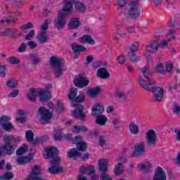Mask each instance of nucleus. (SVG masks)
Masks as SVG:
<instances>
[{"instance_id":"f257e3e1","label":"nucleus","mask_w":180,"mask_h":180,"mask_svg":"<svg viewBox=\"0 0 180 180\" xmlns=\"http://www.w3.org/2000/svg\"><path fill=\"white\" fill-rule=\"evenodd\" d=\"M57 154H58V149L56 146L46 147L42 152L44 160L52 158L50 167H49V172L50 174H58L64 171V168L60 165L61 159Z\"/></svg>"},{"instance_id":"f03ea898","label":"nucleus","mask_w":180,"mask_h":180,"mask_svg":"<svg viewBox=\"0 0 180 180\" xmlns=\"http://www.w3.org/2000/svg\"><path fill=\"white\" fill-rule=\"evenodd\" d=\"M139 82L141 86H143L146 91H151L153 98L156 102H161L162 101V98H164V94L165 93V90L161 87H153L151 85L154 84V80L150 79L148 80L149 84L144 82L143 79V77H140L139 78Z\"/></svg>"},{"instance_id":"7ed1b4c3","label":"nucleus","mask_w":180,"mask_h":180,"mask_svg":"<svg viewBox=\"0 0 180 180\" xmlns=\"http://www.w3.org/2000/svg\"><path fill=\"white\" fill-rule=\"evenodd\" d=\"M74 6V0H64L63 6L62 9L58 12V16L60 18H65L72 13V9Z\"/></svg>"},{"instance_id":"20e7f679","label":"nucleus","mask_w":180,"mask_h":180,"mask_svg":"<svg viewBox=\"0 0 180 180\" xmlns=\"http://www.w3.org/2000/svg\"><path fill=\"white\" fill-rule=\"evenodd\" d=\"M39 119L41 123L46 124L51 122V119H53V112L44 107H41L39 109Z\"/></svg>"},{"instance_id":"39448f33","label":"nucleus","mask_w":180,"mask_h":180,"mask_svg":"<svg viewBox=\"0 0 180 180\" xmlns=\"http://www.w3.org/2000/svg\"><path fill=\"white\" fill-rule=\"evenodd\" d=\"M10 120H12V117L10 116L2 115L0 117V126L5 131H12L15 129L13 124L10 122Z\"/></svg>"},{"instance_id":"423d86ee","label":"nucleus","mask_w":180,"mask_h":180,"mask_svg":"<svg viewBox=\"0 0 180 180\" xmlns=\"http://www.w3.org/2000/svg\"><path fill=\"white\" fill-rule=\"evenodd\" d=\"M127 162V159L124 156L117 158V163L115 164L114 167V174L117 176L122 175L124 172V164Z\"/></svg>"},{"instance_id":"0eeeda50","label":"nucleus","mask_w":180,"mask_h":180,"mask_svg":"<svg viewBox=\"0 0 180 180\" xmlns=\"http://www.w3.org/2000/svg\"><path fill=\"white\" fill-rule=\"evenodd\" d=\"M143 11V8L139 6V3L136 1H131L129 4V8L128 11V15L131 18H137L140 15V12Z\"/></svg>"},{"instance_id":"6e6552de","label":"nucleus","mask_w":180,"mask_h":180,"mask_svg":"<svg viewBox=\"0 0 180 180\" xmlns=\"http://www.w3.org/2000/svg\"><path fill=\"white\" fill-rule=\"evenodd\" d=\"M72 105L75 110L72 112V116L80 120H85V114H84V106L81 104L72 103Z\"/></svg>"},{"instance_id":"1a4fd4ad","label":"nucleus","mask_w":180,"mask_h":180,"mask_svg":"<svg viewBox=\"0 0 180 180\" xmlns=\"http://www.w3.org/2000/svg\"><path fill=\"white\" fill-rule=\"evenodd\" d=\"M157 132L155 130L150 129L146 133V142L148 146H155L157 143Z\"/></svg>"},{"instance_id":"9d476101","label":"nucleus","mask_w":180,"mask_h":180,"mask_svg":"<svg viewBox=\"0 0 180 180\" xmlns=\"http://www.w3.org/2000/svg\"><path fill=\"white\" fill-rule=\"evenodd\" d=\"M146 153V143L139 142L134 146V150L131 153V157H141Z\"/></svg>"},{"instance_id":"9b49d317","label":"nucleus","mask_w":180,"mask_h":180,"mask_svg":"<svg viewBox=\"0 0 180 180\" xmlns=\"http://www.w3.org/2000/svg\"><path fill=\"white\" fill-rule=\"evenodd\" d=\"M105 112V105L103 103L97 102L95 103L91 107V116H97V115H101Z\"/></svg>"},{"instance_id":"f8f14e48","label":"nucleus","mask_w":180,"mask_h":180,"mask_svg":"<svg viewBox=\"0 0 180 180\" xmlns=\"http://www.w3.org/2000/svg\"><path fill=\"white\" fill-rule=\"evenodd\" d=\"M139 71L143 74V76H139L142 77L145 84H150V82L148 81L151 80L152 79H148L150 78V76L153 75V72H151V70H150V68L148 66H145L143 68H139ZM139 81V78H138Z\"/></svg>"},{"instance_id":"ddd939ff","label":"nucleus","mask_w":180,"mask_h":180,"mask_svg":"<svg viewBox=\"0 0 180 180\" xmlns=\"http://www.w3.org/2000/svg\"><path fill=\"white\" fill-rule=\"evenodd\" d=\"M65 25H67V20H65V18L64 17L57 15L53 20L54 27L58 30H63V28L65 27Z\"/></svg>"},{"instance_id":"4468645a","label":"nucleus","mask_w":180,"mask_h":180,"mask_svg":"<svg viewBox=\"0 0 180 180\" xmlns=\"http://www.w3.org/2000/svg\"><path fill=\"white\" fill-rule=\"evenodd\" d=\"M64 60L60 57L53 56L50 58V64L52 68L64 67Z\"/></svg>"},{"instance_id":"2eb2a0df","label":"nucleus","mask_w":180,"mask_h":180,"mask_svg":"<svg viewBox=\"0 0 180 180\" xmlns=\"http://www.w3.org/2000/svg\"><path fill=\"white\" fill-rule=\"evenodd\" d=\"M25 139L28 143H32L34 146L39 144L40 141H41L40 138L34 139V133H33L31 130L26 131Z\"/></svg>"},{"instance_id":"dca6fc26","label":"nucleus","mask_w":180,"mask_h":180,"mask_svg":"<svg viewBox=\"0 0 180 180\" xmlns=\"http://www.w3.org/2000/svg\"><path fill=\"white\" fill-rule=\"evenodd\" d=\"M115 33V37L114 40L116 41H118V40H120V39H126V37H127V34L124 32V28L120 25L116 27Z\"/></svg>"},{"instance_id":"f3484780","label":"nucleus","mask_w":180,"mask_h":180,"mask_svg":"<svg viewBox=\"0 0 180 180\" xmlns=\"http://www.w3.org/2000/svg\"><path fill=\"white\" fill-rule=\"evenodd\" d=\"M39 98L40 102H47V101H50V99L53 98V96H51V92H50V91L40 89H39Z\"/></svg>"},{"instance_id":"a211bd4d","label":"nucleus","mask_w":180,"mask_h":180,"mask_svg":"<svg viewBox=\"0 0 180 180\" xmlns=\"http://www.w3.org/2000/svg\"><path fill=\"white\" fill-rule=\"evenodd\" d=\"M89 79H87V77H79L74 81V84L77 88H84V86H87L89 84Z\"/></svg>"},{"instance_id":"6ab92c4d","label":"nucleus","mask_w":180,"mask_h":180,"mask_svg":"<svg viewBox=\"0 0 180 180\" xmlns=\"http://www.w3.org/2000/svg\"><path fill=\"white\" fill-rule=\"evenodd\" d=\"M73 144H76L77 150L80 151H85L86 150V143L82 141V136H76L73 139Z\"/></svg>"},{"instance_id":"aec40b11","label":"nucleus","mask_w":180,"mask_h":180,"mask_svg":"<svg viewBox=\"0 0 180 180\" xmlns=\"http://www.w3.org/2000/svg\"><path fill=\"white\" fill-rule=\"evenodd\" d=\"M153 180H167V174L162 167H158L155 169Z\"/></svg>"},{"instance_id":"412c9836","label":"nucleus","mask_w":180,"mask_h":180,"mask_svg":"<svg viewBox=\"0 0 180 180\" xmlns=\"http://www.w3.org/2000/svg\"><path fill=\"white\" fill-rule=\"evenodd\" d=\"M160 48V44L157 41H152L150 44L146 46V51L150 53V54H155L158 51Z\"/></svg>"},{"instance_id":"4be33fe9","label":"nucleus","mask_w":180,"mask_h":180,"mask_svg":"<svg viewBox=\"0 0 180 180\" xmlns=\"http://www.w3.org/2000/svg\"><path fill=\"white\" fill-rule=\"evenodd\" d=\"M53 139L56 141H61L64 140V134L63 129L60 127H56L53 129Z\"/></svg>"},{"instance_id":"5701e85b","label":"nucleus","mask_w":180,"mask_h":180,"mask_svg":"<svg viewBox=\"0 0 180 180\" xmlns=\"http://www.w3.org/2000/svg\"><path fill=\"white\" fill-rule=\"evenodd\" d=\"M6 144L1 147V153L3 155H11L13 153H15V146L11 145V142H6Z\"/></svg>"},{"instance_id":"b1692460","label":"nucleus","mask_w":180,"mask_h":180,"mask_svg":"<svg viewBox=\"0 0 180 180\" xmlns=\"http://www.w3.org/2000/svg\"><path fill=\"white\" fill-rule=\"evenodd\" d=\"M79 172L81 175L87 174V175H92V174H95V167L93 165H90L88 167L85 166H80L79 168Z\"/></svg>"},{"instance_id":"393cba45","label":"nucleus","mask_w":180,"mask_h":180,"mask_svg":"<svg viewBox=\"0 0 180 180\" xmlns=\"http://www.w3.org/2000/svg\"><path fill=\"white\" fill-rule=\"evenodd\" d=\"M93 117H96L95 122L98 126H105L108 123V117L103 113L97 114L96 116H93Z\"/></svg>"},{"instance_id":"a878e982","label":"nucleus","mask_w":180,"mask_h":180,"mask_svg":"<svg viewBox=\"0 0 180 180\" xmlns=\"http://www.w3.org/2000/svg\"><path fill=\"white\" fill-rule=\"evenodd\" d=\"M77 41L80 43V44H90L91 46H94L96 44L95 40L91 37L89 35H84L78 39Z\"/></svg>"},{"instance_id":"bb28decb","label":"nucleus","mask_w":180,"mask_h":180,"mask_svg":"<svg viewBox=\"0 0 180 180\" xmlns=\"http://www.w3.org/2000/svg\"><path fill=\"white\" fill-rule=\"evenodd\" d=\"M32 160H33V155H29L27 156L18 155L17 157V162L19 165H25V164H29Z\"/></svg>"},{"instance_id":"cd10ccee","label":"nucleus","mask_w":180,"mask_h":180,"mask_svg":"<svg viewBox=\"0 0 180 180\" xmlns=\"http://www.w3.org/2000/svg\"><path fill=\"white\" fill-rule=\"evenodd\" d=\"M101 92H102V89L100 86H96L93 89H87L86 94L89 98L94 99V98H96Z\"/></svg>"},{"instance_id":"c85d7f7f","label":"nucleus","mask_w":180,"mask_h":180,"mask_svg":"<svg viewBox=\"0 0 180 180\" xmlns=\"http://www.w3.org/2000/svg\"><path fill=\"white\" fill-rule=\"evenodd\" d=\"M109 165V160L108 159H100L98 160V168L101 172H108L109 169L108 165Z\"/></svg>"},{"instance_id":"c756f323","label":"nucleus","mask_w":180,"mask_h":180,"mask_svg":"<svg viewBox=\"0 0 180 180\" xmlns=\"http://www.w3.org/2000/svg\"><path fill=\"white\" fill-rule=\"evenodd\" d=\"M96 77L98 78H102L103 79H108L110 77V74L108 69L105 68H99L96 72Z\"/></svg>"},{"instance_id":"7c9ffc66","label":"nucleus","mask_w":180,"mask_h":180,"mask_svg":"<svg viewBox=\"0 0 180 180\" xmlns=\"http://www.w3.org/2000/svg\"><path fill=\"white\" fill-rule=\"evenodd\" d=\"M38 95L39 90L36 89H30L27 94V98L29 101H31V102H34L37 99Z\"/></svg>"},{"instance_id":"2f4dec72","label":"nucleus","mask_w":180,"mask_h":180,"mask_svg":"<svg viewBox=\"0 0 180 180\" xmlns=\"http://www.w3.org/2000/svg\"><path fill=\"white\" fill-rule=\"evenodd\" d=\"M26 111L23 110H20L17 112V115L15 117V121L17 123H25L26 122Z\"/></svg>"},{"instance_id":"473e14b6","label":"nucleus","mask_w":180,"mask_h":180,"mask_svg":"<svg viewBox=\"0 0 180 180\" xmlns=\"http://www.w3.org/2000/svg\"><path fill=\"white\" fill-rule=\"evenodd\" d=\"M74 5L75 10L79 13H85L86 12V6L82 2L80 1H74Z\"/></svg>"},{"instance_id":"72a5a7b5","label":"nucleus","mask_w":180,"mask_h":180,"mask_svg":"<svg viewBox=\"0 0 180 180\" xmlns=\"http://www.w3.org/2000/svg\"><path fill=\"white\" fill-rule=\"evenodd\" d=\"M4 143H19L20 141V136L13 135H5L4 136Z\"/></svg>"},{"instance_id":"f704fd0d","label":"nucleus","mask_w":180,"mask_h":180,"mask_svg":"<svg viewBox=\"0 0 180 180\" xmlns=\"http://www.w3.org/2000/svg\"><path fill=\"white\" fill-rule=\"evenodd\" d=\"M71 49L74 53H86V51H88V49L85 46L82 45H77L75 44L71 45Z\"/></svg>"},{"instance_id":"c9c22d12","label":"nucleus","mask_w":180,"mask_h":180,"mask_svg":"<svg viewBox=\"0 0 180 180\" xmlns=\"http://www.w3.org/2000/svg\"><path fill=\"white\" fill-rule=\"evenodd\" d=\"M129 130L131 133V134H133L134 136H136L140 133V129H139V124L131 122L129 125Z\"/></svg>"},{"instance_id":"e433bc0d","label":"nucleus","mask_w":180,"mask_h":180,"mask_svg":"<svg viewBox=\"0 0 180 180\" xmlns=\"http://www.w3.org/2000/svg\"><path fill=\"white\" fill-rule=\"evenodd\" d=\"M82 150H78V148H70L68 152V157L69 158H75L76 157H79L81 155Z\"/></svg>"},{"instance_id":"4c0bfd02","label":"nucleus","mask_w":180,"mask_h":180,"mask_svg":"<svg viewBox=\"0 0 180 180\" xmlns=\"http://www.w3.org/2000/svg\"><path fill=\"white\" fill-rule=\"evenodd\" d=\"M37 39L39 43L43 44L44 43H47L49 41V37H47L46 32H39L37 36Z\"/></svg>"},{"instance_id":"58836bf2","label":"nucleus","mask_w":180,"mask_h":180,"mask_svg":"<svg viewBox=\"0 0 180 180\" xmlns=\"http://www.w3.org/2000/svg\"><path fill=\"white\" fill-rule=\"evenodd\" d=\"M55 109L58 113H63V112H65V107H64V103H63L61 100H56Z\"/></svg>"},{"instance_id":"ea45409f","label":"nucleus","mask_w":180,"mask_h":180,"mask_svg":"<svg viewBox=\"0 0 180 180\" xmlns=\"http://www.w3.org/2000/svg\"><path fill=\"white\" fill-rule=\"evenodd\" d=\"M81 25V22L78 20V18H72L70 20V22H69L68 27L69 29H78L79 27V25Z\"/></svg>"},{"instance_id":"a19ab883","label":"nucleus","mask_w":180,"mask_h":180,"mask_svg":"<svg viewBox=\"0 0 180 180\" xmlns=\"http://www.w3.org/2000/svg\"><path fill=\"white\" fill-rule=\"evenodd\" d=\"M53 71L56 78H60V77H63V72L65 71V68L64 66L55 68H53Z\"/></svg>"},{"instance_id":"79ce46f5","label":"nucleus","mask_w":180,"mask_h":180,"mask_svg":"<svg viewBox=\"0 0 180 180\" xmlns=\"http://www.w3.org/2000/svg\"><path fill=\"white\" fill-rule=\"evenodd\" d=\"M68 96L71 102H75L77 98V89L71 88L68 93Z\"/></svg>"},{"instance_id":"37998d69","label":"nucleus","mask_w":180,"mask_h":180,"mask_svg":"<svg viewBox=\"0 0 180 180\" xmlns=\"http://www.w3.org/2000/svg\"><path fill=\"white\" fill-rule=\"evenodd\" d=\"M128 57L130 60L134 63H139V61L141 60V57L136 56V53L133 52H129Z\"/></svg>"},{"instance_id":"c03bdc74","label":"nucleus","mask_w":180,"mask_h":180,"mask_svg":"<svg viewBox=\"0 0 180 180\" xmlns=\"http://www.w3.org/2000/svg\"><path fill=\"white\" fill-rule=\"evenodd\" d=\"M72 133H81V131H88V128L84 126H75L72 128Z\"/></svg>"},{"instance_id":"a18cd8bd","label":"nucleus","mask_w":180,"mask_h":180,"mask_svg":"<svg viewBox=\"0 0 180 180\" xmlns=\"http://www.w3.org/2000/svg\"><path fill=\"white\" fill-rule=\"evenodd\" d=\"M172 112L173 115H175L176 116H179L180 105L176 103H174L172 104Z\"/></svg>"},{"instance_id":"49530a36","label":"nucleus","mask_w":180,"mask_h":180,"mask_svg":"<svg viewBox=\"0 0 180 180\" xmlns=\"http://www.w3.org/2000/svg\"><path fill=\"white\" fill-rule=\"evenodd\" d=\"M138 167L142 169V171H147L151 169V162H146L145 163H139Z\"/></svg>"},{"instance_id":"de8ad7c7","label":"nucleus","mask_w":180,"mask_h":180,"mask_svg":"<svg viewBox=\"0 0 180 180\" xmlns=\"http://www.w3.org/2000/svg\"><path fill=\"white\" fill-rule=\"evenodd\" d=\"M29 148V146L27 145L24 144L22 145L17 151L16 154L17 155H23V154H25V153H27V149Z\"/></svg>"},{"instance_id":"09e8293b","label":"nucleus","mask_w":180,"mask_h":180,"mask_svg":"<svg viewBox=\"0 0 180 180\" xmlns=\"http://www.w3.org/2000/svg\"><path fill=\"white\" fill-rule=\"evenodd\" d=\"M6 85L8 88H16V86H18V80L15 79H10L7 81Z\"/></svg>"},{"instance_id":"8fccbe9b","label":"nucleus","mask_w":180,"mask_h":180,"mask_svg":"<svg viewBox=\"0 0 180 180\" xmlns=\"http://www.w3.org/2000/svg\"><path fill=\"white\" fill-rule=\"evenodd\" d=\"M13 173L8 172L4 174L0 177V180H11L13 179Z\"/></svg>"},{"instance_id":"3c124183","label":"nucleus","mask_w":180,"mask_h":180,"mask_svg":"<svg viewBox=\"0 0 180 180\" xmlns=\"http://www.w3.org/2000/svg\"><path fill=\"white\" fill-rule=\"evenodd\" d=\"M16 23L18 22V18H4L1 19L0 20V23L1 25H4V23H7V25H9V23Z\"/></svg>"},{"instance_id":"603ef678","label":"nucleus","mask_w":180,"mask_h":180,"mask_svg":"<svg viewBox=\"0 0 180 180\" xmlns=\"http://www.w3.org/2000/svg\"><path fill=\"white\" fill-rule=\"evenodd\" d=\"M84 101H85V94L82 91H80L79 95L76 96L75 102L82 103Z\"/></svg>"},{"instance_id":"864d4df0","label":"nucleus","mask_w":180,"mask_h":180,"mask_svg":"<svg viewBox=\"0 0 180 180\" xmlns=\"http://www.w3.org/2000/svg\"><path fill=\"white\" fill-rule=\"evenodd\" d=\"M49 23H51V20H46L45 21V23L43 24L41 26V31H40V33H46V30H47V29H49Z\"/></svg>"},{"instance_id":"5fc2aeb1","label":"nucleus","mask_w":180,"mask_h":180,"mask_svg":"<svg viewBox=\"0 0 180 180\" xmlns=\"http://www.w3.org/2000/svg\"><path fill=\"white\" fill-rule=\"evenodd\" d=\"M139 47H140V44H139V42L133 43L129 48V53H134L136 51H137V50H139Z\"/></svg>"},{"instance_id":"6e6d98bb","label":"nucleus","mask_w":180,"mask_h":180,"mask_svg":"<svg viewBox=\"0 0 180 180\" xmlns=\"http://www.w3.org/2000/svg\"><path fill=\"white\" fill-rule=\"evenodd\" d=\"M15 30L12 28H6L4 31H0V36H8V34H11V33H13Z\"/></svg>"},{"instance_id":"4d7b16f0","label":"nucleus","mask_w":180,"mask_h":180,"mask_svg":"<svg viewBox=\"0 0 180 180\" xmlns=\"http://www.w3.org/2000/svg\"><path fill=\"white\" fill-rule=\"evenodd\" d=\"M8 72V68L6 65H0V77H5L6 73Z\"/></svg>"},{"instance_id":"13d9d810","label":"nucleus","mask_w":180,"mask_h":180,"mask_svg":"<svg viewBox=\"0 0 180 180\" xmlns=\"http://www.w3.org/2000/svg\"><path fill=\"white\" fill-rule=\"evenodd\" d=\"M21 30H27V29H33V23L27 22L20 26Z\"/></svg>"},{"instance_id":"bf43d9fd","label":"nucleus","mask_w":180,"mask_h":180,"mask_svg":"<svg viewBox=\"0 0 180 180\" xmlns=\"http://www.w3.org/2000/svg\"><path fill=\"white\" fill-rule=\"evenodd\" d=\"M107 173L108 172H103L101 174L100 180H112L113 177L112 176L108 174Z\"/></svg>"},{"instance_id":"052dcab7","label":"nucleus","mask_w":180,"mask_h":180,"mask_svg":"<svg viewBox=\"0 0 180 180\" xmlns=\"http://www.w3.org/2000/svg\"><path fill=\"white\" fill-rule=\"evenodd\" d=\"M7 61H8V63H10V64H13V65L19 64V58L13 57V56L8 58L7 59Z\"/></svg>"},{"instance_id":"680f3d73","label":"nucleus","mask_w":180,"mask_h":180,"mask_svg":"<svg viewBox=\"0 0 180 180\" xmlns=\"http://www.w3.org/2000/svg\"><path fill=\"white\" fill-rule=\"evenodd\" d=\"M26 49H27V45L25 43H22L17 49V51L18 53H25V51H26Z\"/></svg>"},{"instance_id":"e2e57ef3","label":"nucleus","mask_w":180,"mask_h":180,"mask_svg":"<svg viewBox=\"0 0 180 180\" xmlns=\"http://www.w3.org/2000/svg\"><path fill=\"white\" fill-rule=\"evenodd\" d=\"M112 123L115 129H120V120L114 118L112 120Z\"/></svg>"},{"instance_id":"0e129e2a","label":"nucleus","mask_w":180,"mask_h":180,"mask_svg":"<svg viewBox=\"0 0 180 180\" xmlns=\"http://www.w3.org/2000/svg\"><path fill=\"white\" fill-rule=\"evenodd\" d=\"M34 34H36V32H34L33 30H31L28 34H25V40H32V39L34 37Z\"/></svg>"},{"instance_id":"69168bd1","label":"nucleus","mask_w":180,"mask_h":180,"mask_svg":"<svg viewBox=\"0 0 180 180\" xmlns=\"http://www.w3.org/2000/svg\"><path fill=\"white\" fill-rule=\"evenodd\" d=\"M27 46L31 49V50H34V49H37V43L34 42V41H29L27 42Z\"/></svg>"},{"instance_id":"338daca9","label":"nucleus","mask_w":180,"mask_h":180,"mask_svg":"<svg viewBox=\"0 0 180 180\" xmlns=\"http://www.w3.org/2000/svg\"><path fill=\"white\" fill-rule=\"evenodd\" d=\"M117 61L119 64H124V61H126V57L124 55H120L117 58Z\"/></svg>"},{"instance_id":"774afa93","label":"nucleus","mask_w":180,"mask_h":180,"mask_svg":"<svg viewBox=\"0 0 180 180\" xmlns=\"http://www.w3.org/2000/svg\"><path fill=\"white\" fill-rule=\"evenodd\" d=\"M115 96L117 98H126V93L122 90H118L115 92Z\"/></svg>"}]
</instances>
